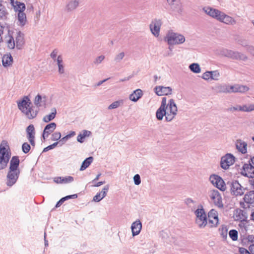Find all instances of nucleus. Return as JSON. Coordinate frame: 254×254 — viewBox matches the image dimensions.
<instances>
[{"instance_id": "16", "label": "nucleus", "mask_w": 254, "mask_h": 254, "mask_svg": "<svg viewBox=\"0 0 254 254\" xmlns=\"http://www.w3.org/2000/svg\"><path fill=\"white\" fill-rule=\"evenodd\" d=\"M48 102V97L45 95H37L34 101V104L39 108H45Z\"/></svg>"}, {"instance_id": "61", "label": "nucleus", "mask_w": 254, "mask_h": 254, "mask_svg": "<svg viewBox=\"0 0 254 254\" xmlns=\"http://www.w3.org/2000/svg\"><path fill=\"white\" fill-rule=\"evenodd\" d=\"M75 132L74 131H71L68 134L66 135L67 137H68V139L71 138V137L74 136L75 135Z\"/></svg>"}, {"instance_id": "38", "label": "nucleus", "mask_w": 254, "mask_h": 254, "mask_svg": "<svg viewBox=\"0 0 254 254\" xmlns=\"http://www.w3.org/2000/svg\"><path fill=\"white\" fill-rule=\"evenodd\" d=\"M93 160V158L92 157H89L88 158H87L85 160H84L81 164V166L80 168V171L85 170L91 164Z\"/></svg>"}, {"instance_id": "30", "label": "nucleus", "mask_w": 254, "mask_h": 254, "mask_svg": "<svg viewBox=\"0 0 254 254\" xmlns=\"http://www.w3.org/2000/svg\"><path fill=\"white\" fill-rule=\"evenodd\" d=\"M143 95L142 91L140 89L134 90L129 96V99L133 102H137Z\"/></svg>"}, {"instance_id": "39", "label": "nucleus", "mask_w": 254, "mask_h": 254, "mask_svg": "<svg viewBox=\"0 0 254 254\" xmlns=\"http://www.w3.org/2000/svg\"><path fill=\"white\" fill-rule=\"evenodd\" d=\"M240 109L242 112H251L254 111V104H244Z\"/></svg>"}, {"instance_id": "4", "label": "nucleus", "mask_w": 254, "mask_h": 254, "mask_svg": "<svg viewBox=\"0 0 254 254\" xmlns=\"http://www.w3.org/2000/svg\"><path fill=\"white\" fill-rule=\"evenodd\" d=\"M165 41L169 45H180L185 42V37L183 35L170 30L167 32Z\"/></svg>"}, {"instance_id": "32", "label": "nucleus", "mask_w": 254, "mask_h": 254, "mask_svg": "<svg viewBox=\"0 0 254 254\" xmlns=\"http://www.w3.org/2000/svg\"><path fill=\"white\" fill-rule=\"evenodd\" d=\"M57 64L58 66V72L60 74L64 73V65L62 55H59L56 59Z\"/></svg>"}, {"instance_id": "42", "label": "nucleus", "mask_w": 254, "mask_h": 254, "mask_svg": "<svg viewBox=\"0 0 254 254\" xmlns=\"http://www.w3.org/2000/svg\"><path fill=\"white\" fill-rule=\"evenodd\" d=\"M220 235L221 237L224 239L226 240L227 237L228 229L227 226L222 225L219 229Z\"/></svg>"}, {"instance_id": "45", "label": "nucleus", "mask_w": 254, "mask_h": 254, "mask_svg": "<svg viewBox=\"0 0 254 254\" xmlns=\"http://www.w3.org/2000/svg\"><path fill=\"white\" fill-rule=\"evenodd\" d=\"M248 240L250 242L253 243L249 246V251L252 254H254V236H250L249 237Z\"/></svg>"}, {"instance_id": "28", "label": "nucleus", "mask_w": 254, "mask_h": 254, "mask_svg": "<svg viewBox=\"0 0 254 254\" xmlns=\"http://www.w3.org/2000/svg\"><path fill=\"white\" fill-rule=\"evenodd\" d=\"M15 41L16 48L21 49L24 44V34L20 31L17 32Z\"/></svg>"}, {"instance_id": "46", "label": "nucleus", "mask_w": 254, "mask_h": 254, "mask_svg": "<svg viewBox=\"0 0 254 254\" xmlns=\"http://www.w3.org/2000/svg\"><path fill=\"white\" fill-rule=\"evenodd\" d=\"M125 53L124 52H121L119 53L118 54L116 55L115 58H114V61L116 63H120L124 58L125 57Z\"/></svg>"}, {"instance_id": "40", "label": "nucleus", "mask_w": 254, "mask_h": 254, "mask_svg": "<svg viewBox=\"0 0 254 254\" xmlns=\"http://www.w3.org/2000/svg\"><path fill=\"white\" fill-rule=\"evenodd\" d=\"M190 69L195 73H199L201 72V68L198 64L193 63L189 65Z\"/></svg>"}, {"instance_id": "50", "label": "nucleus", "mask_w": 254, "mask_h": 254, "mask_svg": "<svg viewBox=\"0 0 254 254\" xmlns=\"http://www.w3.org/2000/svg\"><path fill=\"white\" fill-rule=\"evenodd\" d=\"M74 178L72 176L63 177V184H68L72 182Z\"/></svg>"}, {"instance_id": "55", "label": "nucleus", "mask_w": 254, "mask_h": 254, "mask_svg": "<svg viewBox=\"0 0 254 254\" xmlns=\"http://www.w3.org/2000/svg\"><path fill=\"white\" fill-rule=\"evenodd\" d=\"M6 14L5 7L0 3V18H2Z\"/></svg>"}, {"instance_id": "31", "label": "nucleus", "mask_w": 254, "mask_h": 254, "mask_svg": "<svg viewBox=\"0 0 254 254\" xmlns=\"http://www.w3.org/2000/svg\"><path fill=\"white\" fill-rule=\"evenodd\" d=\"M233 217L235 221H243L247 218L245 212L241 209L236 210L234 212Z\"/></svg>"}, {"instance_id": "1", "label": "nucleus", "mask_w": 254, "mask_h": 254, "mask_svg": "<svg viewBox=\"0 0 254 254\" xmlns=\"http://www.w3.org/2000/svg\"><path fill=\"white\" fill-rule=\"evenodd\" d=\"M178 112V108L173 99H171L167 103V99L163 97L161 101V104L160 107L157 109L156 113V118L161 121L163 117L165 116L166 121L170 122L177 115Z\"/></svg>"}, {"instance_id": "13", "label": "nucleus", "mask_w": 254, "mask_h": 254, "mask_svg": "<svg viewBox=\"0 0 254 254\" xmlns=\"http://www.w3.org/2000/svg\"><path fill=\"white\" fill-rule=\"evenodd\" d=\"M209 227H216L219 223L218 215L216 210L211 209L208 213Z\"/></svg>"}, {"instance_id": "24", "label": "nucleus", "mask_w": 254, "mask_h": 254, "mask_svg": "<svg viewBox=\"0 0 254 254\" xmlns=\"http://www.w3.org/2000/svg\"><path fill=\"white\" fill-rule=\"evenodd\" d=\"M109 189V185H107L104 187L101 192H98L93 197V201L99 202L103 199L107 195V193Z\"/></svg>"}, {"instance_id": "23", "label": "nucleus", "mask_w": 254, "mask_h": 254, "mask_svg": "<svg viewBox=\"0 0 254 254\" xmlns=\"http://www.w3.org/2000/svg\"><path fill=\"white\" fill-rule=\"evenodd\" d=\"M56 127L57 125L55 123H51L46 125L45 127L42 135L43 139L45 140L46 138L48 137L49 135L55 130Z\"/></svg>"}, {"instance_id": "8", "label": "nucleus", "mask_w": 254, "mask_h": 254, "mask_svg": "<svg viewBox=\"0 0 254 254\" xmlns=\"http://www.w3.org/2000/svg\"><path fill=\"white\" fill-rule=\"evenodd\" d=\"M162 25L161 19L154 18L149 24V29L152 34L155 37H158L160 34L161 27Z\"/></svg>"}, {"instance_id": "64", "label": "nucleus", "mask_w": 254, "mask_h": 254, "mask_svg": "<svg viewBox=\"0 0 254 254\" xmlns=\"http://www.w3.org/2000/svg\"><path fill=\"white\" fill-rule=\"evenodd\" d=\"M248 162H249L253 166H254V156L253 157H251V159L249 160Z\"/></svg>"}, {"instance_id": "41", "label": "nucleus", "mask_w": 254, "mask_h": 254, "mask_svg": "<svg viewBox=\"0 0 254 254\" xmlns=\"http://www.w3.org/2000/svg\"><path fill=\"white\" fill-rule=\"evenodd\" d=\"M124 101L123 100H119L115 101L108 106V109L109 110L117 109L120 106L123 105L124 104Z\"/></svg>"}, {"instance_id": "22", "label": "nucleus", "mask_w": 254, "mask_h": 254, "mask_svg": "<svg viewBox=\"0 0 254 254\" xmlns=\"http://www.w3.org/2000/svg\"><path fill=\"white\" fill-rule=\"evenodd\" d=\"M142 229V223L139 220L133 222L131 226V230L133 236L138 235Z\"/></svg>"}, {"instance_id": "59", "label": "nucleus", "mask_w": 254, "mask_h": 254, "mask_svg": "<svg viewBox=\"0 0 254 254\" xmlns=\"http://www.w3.org/2000/svg\"><path fill=\"white\" fill-rule=\"evenodd\" d=\"M63 177H59L54 178V182L57 184H63Z\"/></svg>"}, {"instance_id": "25", "label": "nucleus", "mask_w": 254, "mask_h": 254, "mask_svg": "<svg viewBox=\"0 0 254 254\" xmlns=\"http://www.w3.org/2000/svg\"><path fill=\"white\" fill-rule=\"evenodd\" d=\"M247 143L242 139H237L236 141V148L242 154L247 152Z\"/></svg>"}, {"instance_id": "29", "label": "nucleus", "mask_w": 254, "mask_h": 254, "mask_svg": "<svg viewBox=\"0 0 254 254\" xmlns=\"http://www.w3.org/2000/svg\"><path fill=\"white\" fill-rule=\"evenodd\" d=\"M17 24L20 26H24L27 22L26 14L23 11L18 12L17 13Z\"/></svg>"}, {"instance_id": "9", "label": "nucleus", "mask_w": 254, "mask_h": 254, "mask_svg": "<svg viewBox=\"0 0 254 254\" xmlns=\"http://www.w3.org/2000/svg\"><path fill=\"white\" fill-rule=\"evenodd\" d=\"M10 157L7 150L4 147L0 148V170L6 168Z\"/></svg>"}, {"instance_id": "44", "label": "nucleus", "mask_w": 254, "mask_h": 254, "mask_svg": "<svg viewBox=\"0 0 254 254\" xmlns=\"http://www.w3.org/2000/svg\"><path fill=\"white\" fill-rule=\"evenodd\" d=\"M229 234L233 241H236L238 239V232L236 230H230Z\"/></svg>"}, {"instance_id": "43", "label": "nucleus", "mask_w": 254, "mask_h": 254, "mask_svg": "<svg viewBox=\"0 0 254 254\" xmlns=\"http://www.w3.org/2000/svg\"><path fill=\"white\" fill-rule=\"evenodd\" d=\"M211 74V79L218 80L220 76V73L218 70L210 71Z\"/></svg>"}, {"instance_id": "12", "label": "nucleus", "mask_w": 254, "mask_h": 254, "mask_svg": "<svg viewBox=\"0 0 254 254\" xmlns=\"http://www.w3.org/2000/svg\"><path fill=\"white\" fill-rule=\"evenodd\" d=\"M235 162V157L231 154L228 153L221 159V167L225 170L228 169Z\"/></svg>"}, {"instance_id": "57", "label": "nucleus", "mask_w": 254, "mask_h": 254, "mask_svg": "<svg viewBox=\"0 0 254 254\" xmlns=\"http://www.w3.org/2000/svg\"><path fill=\"white\" fill-rule=\"evenodd\" d=\"M169 5L172 6V8H175L176 5H178V0H167Z\"/></svg>"}, {"instance_id": "36", "label": "nucleus", "mask_w": 254, "mask_h": 254, "mask_svg": "<svg viewBox=\"0 0 254 254\" xmlns=\"http://www.w3.org/2000/svg\"><path fill=\"white\" fill-rule=\"evenodd\" d=\"M91 132L87 130H83L81 133H80L77 137V140L80 143H83L84 142V139L86 137H89L91 135Z\"/></svg>"}, {"instance_id": "5", "label": "nucleus", "mask_w": 254, "mask_h": 254, "mask_svg": "<svg viewBox=\"0 0 254 254\" xmlns=\"http://www.w3.org/2000/svg\"><path fill=\"white\" fill-rule=\"evenodd\" d=\"M229 186L231 194L235 196H241L245 194L246 188L243 187L238 181L233 180L227 183Z\"/></svg>"}, {"instance_id": "18", "label": "nucleus", "mask_w": 254, "mask_h": 254, "mask_svg": "<svg viewBox=\"0 0 254 254\" xmlns=\"http://www.w3.org/2000/svg\"><path fill=\"white\" fill-rule=\"evenodd\" d=\"M218 20L228 25H234L236 23V20L232 17L222 11H221Z\"/></svg>"}, {"instance_id": "11", "label": "nucleus", "mask_w": 254, "mask_h": 254, "mask_svg": "<svg viewBox=\"0 0 254 254\" xmlns=\"http://www.w3.org/2000/svg\"><path fill=\"white\" fill-rule=\"evenodd\" d=\"M244 202H241L240 205L243 208H247L249 207V204L254 205V190L247 191L244 196Z\"/></svg>"}, {"instance_id": "53", "label": "nucleus", "mask_w": 254, "mask_h": 254, "mask_svg": "<svg viewBox=\"0 0 254 254\" xmlns=\"http://www.w3.org/2000/svg\"><path fill=\"white\" fill-rule=\"evenodd\" d=\"M241 108H242V106L236 105V106L230 107L228 110L229 111L231 112L238 111L242 112V110L240 109Z\"/></svg>"}, {"instance_id": "52", "label": "nucleus", "mask_w": 254, "mask_h": 254, "mask_svg": "<svg viewBox=\"0 0 254 254\" xmlns=\"http://www.w3.org/2000/svg\"><path fill=\"white\" fill-rule=\"evenodd\" d=\"M133 182L135 185H139L141 183V179L139 175L136 174L133 177Z\"/></svg>"}, {"instance_id": "6", "label": "nucleus", "mask_w": 254, "mask_h": 254, "mask_svg": "<svg viewBox=\"0 0 254 254\" xmlns=\"http://www.w3.org/2000/svg\"><path fill=\"white\" fill-rule=\"evenodd\" d=\"M196 216L195 224L200 229L205 228L207 225V215L203 208H198L194 211Z\"/></svg>"}, {"instance_id": "33", "label": "nucleus", "mask_w": 254, "mask_h": 254, "mask_svg": "<svg viewBox=\"0 0 254 254\" xmlns=\"http://www.w3.org/2000/svg\"><path fill=\"white\" fill-rule=\"evenodd\" d=\"M51 113L49 115L45 116L43 118V121L45 123H49L54 120L57 114V110L55 108H53L51 110Z\"/></svg>"}, {"instance_id": "47", "label": "nucleus", "mask_w": 254, "mask_h": 254, "mask_svg": "<svg viewBox=\"0 0 254 254\" xmlns=\"http://www.w3.org/2000/svg\"><path fill=\"white\" fill-rule=\"evenodd\" d=\"M61 137V133L60 132H55L52 134L51 140L53 141H57Z\"/></svg>"}, {"instance_id": "62", "label": "nucleus", "mask_w": 254, "mask_h": 254, "mask_svg": "<svg viewBox=\"0 0 254 254\" xmlns=\"http://www.w3.org/2000/svg\"><path fill=\"white\" fill-rule=\"evenodd\" d=\"M249 184L253 189L254 190V179H252L249 181Z\"/></svg>"}, {"instance_id": "37", "label": "nucleus", "mask_w": 254, "mask_h": 254, "mask_svg": "<svg viewBox=\"0 0 254 254\" xmlns=\"http://www.w3.org/2000/svg\"><path fill=\"white\" fill-rule=\"evenodd\" d=\"M6 41L7 47L10 49H13L15 46H16L15 41L14 39V38L12 36L8 35L6 37Z\"/></svg>"}, {"instance_id": "35", "label": "nucleus", "mask_w": 254, "mask_h": 254, "mask_svg": "<svg viewBox=\"0 0 254 254\" xmlns=\"http://www.w3.org/2000/svg\"><path fill=\"white\" fill-rule=\"evenodd\" d=\"M14 10L17 13L18 12L23 11L25 9V5L24 3L15 1L12 4Z\"/></svg>"}, {"instance_id": "49", "label": "nucleus", "mask_w": 254, "mask_h": 254, "mask_svg": "<svg viewBox=\"0 0 254 254\" xmlns=\"http://www.w3.org/2000/svg\"><path fill=\"white\" fill-rule=\"evenodd\" d=\"M105 56L103 55H101L99 57H97L94 61V64L96 65H98L101 64L102 61L104 60Z\"/></svg>"}, {"instance_id": "34", "label": "nucleus", "mask_w": 254, "mask_h": 254, "mask_svg": "<svg viewBox=\"0 0 254 254\" xmlns=\"http://www.w3.org/2000/svg\"><path fill=\"white\" fill-rule=\"evenodd\" d=\"M13 58L10 54L4 55L2 59V65L4 67L9 66L12 64Z\"/></svg>"}, {"instance_id": "19", "label": "nucleus", "mask_w": 254, "mask_h": 254, "mask_svg": "<svg viewBox=\"0 0 254 254\" xmlns=\"http://www.w3.org/2000/svg\"><path fill=\"white\" fill-rule=\"evenodd\" d=\"M203 11L208 15L218 20L221 11L213 8L210 6H205L202 9Z\"/></svg>"}, {"instance_id": "51", "label": "nucleus", "mask_w": 254, "mask_h": 254, "mask_svg": "<svg viewBox=\"0 0 254 254\" xmlns=\"http://www.w3.org/2000/svg\"><path fill=\"white\" fill-rule=\"evenodd\" d=\"M59 144V142H55L53 144L50 145H49L47 147H45L43 150V152H47L50 150H51V149H54V148H55L57 145L58 144Z\"/></svg>"}, {"instance_id": "58", "label": "nucleus", "mask_w": 254, "mask_h": 254, "mask_svg": "<svg viewBox=\"0 0 254 254\" xmlns=\"http://www.w3.org/2000/svg\"><path fill=\"white\" fill-rule=\"evenodd\" d=\"M239 253L241 254H251V252L248 251L246 249L244 248H239Z\"/></svg>"}, {"instance_id": "26", "label": "nucleus", "mask_w": 254, "mask_h": 254, "mask_svg": "<svg viewBox=\"0 0 254 254\" xmlns=\"http://www.w3.org/2000/svg\"><path fill=\"white\" fill-rule=\"evenodd\" d=\"M231 93H244L249 90V88L246 86L240 84L231 85Z\"/></svg>"}, {"instance_id": "20", "label": "nucleus", "mask_w": 254, "mask_h": 254, "mask_svg": "<svg viewBox=\"0 0 254 254\" xmlns=\"http://www.w3.org/2000/svg\"><path fill=\"white\" fill-rule=\"evenodd\" d=\"M231 85L227 84H218L215 87L216 92L220 93H231Z\"/></svg>"}, {"instance_id": "10", "label": "nucleus", "mask_w": 254, "mask_h": 254, "mask_svg": "<svg viewBox=\"0 0 254 254\" xmlns=\"http://www.w3.org/2000/svg\"><path fill=\"white\" fill-rule=\"evenodd\" d=\"M209 180L211 183L221 191H225L226 186L223 180L217 175H212L210 176Z\"/></svg>"}, {"instance_id": "14", "label": "nucleus", "mask_w": 254, "mask_h": 254, "mask_svg": "<svg viewBox=\"0 0 254 254\" xmlns=\"http://www.w3.org/2000/svg\"><path fill=\"white\" fill-rule=\"evenodd\" d=\"M241 174L245 177L253 179L254 178V166L251 163H245L241 170Z\"/></svg>"}, {"instance_id": "3", "label": "nucleus", "mask_w": 254, "mask_h": 254, "mask_svg": "<svg viewBox=\"0 0 254 254\" xmlns=\"http://www.w3.org/2000/svg\"><path fill=\"white\" fill-rule=\"evenodd\" d=\"M31 102L28 97L25 96L23 99L17 102L18 109L29 119L35 118L37 115L38 111L34 110V108L31 106Z\"/></svg>"}, {"instance_id": "17", "label": "nucleus", "mask_w": 254, "mask_h": 254, "mask_svg": "<svg viewBox=\"0 0 254 254\" xmlns=\"http://www.w3.org/2000/svg\"><path fill=\"white\" fill-rule=\"evenodd\" d=\"M156 94L158 96L171 95L172 92V89L170 87H165L163 86H156L154 88Z\"/></svg>"}, {"instance_id": "63", "label": "nucleus", "mask_w": 254, "mask_h": 254, "mask_svg": "<svg viewBox=\"0 0 254 254\" xmlns=\"http://www.w3.org/2000/svg\"><path fill=\"white\" fill-rule=\"evenodd\" d=\"M104 183H105V182H99L97 184H96L95 185H93V187H98L99 186H101V185H102Z\"/></svg>"}, {"instance_id": "56", "label": "nucleus", "mask_w": 254, "mask_h": 254, "mask_svg": "<svg viewBox=\"0 0 254 254\" xmlns=\"http://www.w3.org/2000/svg\"><path fill=\"white\" fill-rule=\"evenodd\" d=\"M58 53V51L57 49H55L53 51L50 55L51 58L55 62L56 61V59L57 58V55Z\"/></svg>"}, {"instance_id": "15", "label": "nucleus", "mask_w": 254, "mask_h": 254, "mask_svg": "<svg viewBox=\"0 0 254 254\" xmlns=\"http://www.w3.org/2000/svg\"><path fill=\"white\" fill-rule=\"evenodd\" d=\"M221 54L224 56L235 59L244 60L246 59V57L244 55L227 49L222 50Z\"/></svg>"}, {"instance_id": "7", "label": "nucleus", "mask_w": 254, "mask_h": 254, "mask_svg": "<svg viewBox=\"0 0 254 254\" xmlns=\"http://www.w3.org/2000/svg\"><path fill=\"white\" fill-rule=\"evenodd\" d=\"M209 196L212 202L219 208H223L224 207L222 198L221 193L217 190H211L209 191Z\"/></svg>"}, {"instance_id": "60", "label": "nucleus", "mask_w": 254, "mask_h": 254, "mask_svg": "<svg viewBox=\"0 0 254 254\" xmlns=\"http://www.w3.org/2000/svg\"><path fill=\"white\" fill-rule=\"evenodd\" d=\"M77 197V195L76 194H72V195H67V196H65L64 197L66 200H68L70 198H75Z\"/></svg>"}, {"instance_id": "2", "label": "nucleus", "mask_w": 254, "mask_h": 254, "mask_svg": "<svg viewBox=\"0 0 254 254\" xmlns=\"http://www.w3.org/2000/svg\"><path fill=\"white\" fill-rule=\"evenodd\" d=\"M19 163L20 161L18 156H13L10 161L6 181V185L9 187L12 186L16 182L19 177L20 174V170L18 168Z\"/></svg>"}, {"instance_id": "54", "label": "nucleus", "mask_w": 254, "mask_h": 254, "mask_svg": "<svg viewBox=\"0 0 254 254\" xmlns=\"http://www.w3.org/2000/svg\"><path fill=\"white\" fill-rule=\"evenodd\" d=\"M202 78L205 80L211 79V74L210 71H207L203 73L201 76Z\"/></svg>"}, {"instance_id": "21", "label": "nucleus", "mask_w": 254, "mask_h": 254, "mask_svg": "<svg viewBox=\"0 0 254 254\" xmlns=\"http://www.w3.org/2000/svg\"><path fill=\"white\" fill-rule=\"evenodd\" d=\"M27 138L32 146L35 145V128L33 125H29L26 128Z\"/></svg>"}, {"instance_id": "48", "label": "nucleus", "mask_w": 254, "mask_h": 254, "mask_svg": "<svg viewBox=\"0 0 254 254\" xmlns=\"http://www.w3.org/2000/svg\"><path fill=\"white\" fill-rule=\"evenodd\" d=\"M31 148L30 145L27 142H25L22 144V149L24 153H28Z\"/></svg>"}, {"instance_id": "27", "label": "nucleus", "mask_w": 254, "mask_h": 254, "mask_svg": "<svg viewBox=\"0 0 254 254\" xmlns=\"http://www.w3.org/2000/svg\"><path fill=\"white\" fill-rule=\"evenodd\" d=\"M80 1V0H69L65 6V10L67 12L74 10L79 6Z\"/></svg>"}]
</instances>
